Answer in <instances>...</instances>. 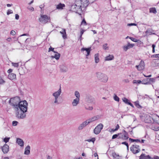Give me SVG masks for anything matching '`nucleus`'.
<instances>
[{"label": "nucleus", "instance_id": "nucleus-7", "mask_svg": "<svg viewBox=\"0 0 159 159\" xmlns=\"http://www.w3.org/2000/svg\"><path fill=\"white\" fill-rule=\"evenodd\" d=\"M130 151L134 154H136L140 152V150L139 146L136 144H134L130 148Z\"/></svg>", "mask_w": 159, "mask_h": 159}, {"label": "nucleus", "instance_id": "nucleus-23", "mask_svg": "<svg viewBox=\"0 0 159 159\" xmlns=\"http://www.w3.org/2000/svg\"><path fill=\"white\" fill-rule=\"evenodd\" d=\"M79 102L80 99L76 98L73 100L72 102V105L73 106H76Z\"/></svg>", "mask_w": 159, "mask_h": 159}, {"label": "nucleus", "instance_id": "nucleus-59", "mask_svg": "<svg viewBox=\"0 0 159 159\" xmlns=\"http://www.w3.org/2000/svg\"><path fill=\"white\" fill-rule=\"evenodd\" d=\"M84 31V30H81V31H80V38H81L82 37V34H83Z\"/></svg>", "mask_w": 159, "mask_h": 159}, {"label": "nucleus", "instance_id": "nucleus-5", "mask_svg": "<svg viewBox=\"0 0 159 159\" xmlns=\"http://www.w3.org/2000/svg\"><path fill=\"white\" fill-rule=\"evenodd\" d=\"M41 24H45L50 21V17L47 15H41L39 19Z\"/></svg>", "mask_w": 159, "mask_h": 159}, {"label": "nucleus", "instance_id": "nucleus-26", "mask_svg": "<svg viewBox=\"0 0 159 159\" xmlns=\"http://www.w3.org/2000/svg\"><path fill=\"white\" fill-rule=\"evenodd\" d=\"M88 101L89 103H93V104H94L95 103V100L94 98L91 96L89 97Z\"/></svg>", "mask_w": 159, "mask_h": 159}, {"label": "nucleus", "instance_id": "nucleus-49", "mask_svg": "<svg viewBox=\"0 0 159 159\" xmlns=\"http://www.w3.org/2000/svg\"><path fill=\"white\" fill-rule=\"evenodd\" d=\"M95 116V117L96 120H97L100 119L102 116L101 115H98Z\"/></svg>", "mask_w": 159, "mask_h": 159}, {"label": "nucleus", "instance_id": "nucleus-4", "mask_svg": "<svg viewBox=\"0 0 159 159\" xmlns=\"http://www.w3.org/2000/svg\"><path fill=\"white\" fill-rule=\"evenodd\" d=\"M96 76L99 80L104 82H106L108 79V77L106 75L100 72H98L96 74Z\"/></svg>", "mask_w": 159, "mask_h": 159}, {"label": "nucleus", "instance_id": "nucleus-39", "mask_svg": "<svg viewBox=\"0 0 159 159\" xmlns=\"http://www.w3.org/2000/svg\"><path fill=\"white\" fill-rule=\"evenodd\" d=\"M114 99L116 101L119 102V98L116 94L115 95L114 97Z\"/></svg>", "mask_w": 159, "mask_h": 159}, {"label": "nucleus", "instance_id": "nucleus-37", "mask_svg": "<svg viewBox=\"0 0 159 159\" xmlns=\"http://www.w3.org/2000/svg\"><path fill=\"white\" fill-rule=\"evenodd\" d=\"M75 95L77 98V99H80V94L79 93L78 91H76L75 92Z\"/></svg>", "mask_w": 159, "mask_h": 159}, {"label": "nucleus", "instance_id": "nucleus-42", "mask_svg": "<svg viewBox=\"0 0 159 159\" xmlns=\"http://www.w3.org/2000/svg\"><path fill=\"white\" fill-rule=\"evenodd\" d=\"M129 39L135 42H138V41H139V40H137L133 37H130L129 38Z\"/></svg>", "mask_w": 159, "mask_h": 159}, {"label": "nucleus", "instance_id": "nucleus-33", "mask_svg": "<svg viewBox=\"0 0 159 159\" xmlns=\"http://www.w3.org/2000/svg\"><path fill=\"white\" fill-rule=\"evenodd\" d=\"M122 100L123 102H125V104H129V103L130 102L128 100L127 98H122Z\"/></svg>", "mask_w": 159, "mask_h": 159}, {"label": "nucleus", "instance_id": "nucleus-51", "mask_svg": "<svg viewBox=\"0 0 159 159\" xmlns=\"http://www.w3.org/2000/svg\"><path fill=\"white\" fill-rule=\"evenodd\" d=\"M118 138V134H115L113 135L112 137V139H114L116 138Z\"/></svg>", "mask_w": 159, "mask_h": 159}, {"label": "nucleus", "instance_id": "nucleus-2", "mask_svg": "<svg viewBox=\"0 0 159 159\" xmlns=\"http://www.w3.org/2000/svg\"><path fill=\"white\" fill-rule=\"evenodd\" d=\"M21 101L20 98L18 96H16L11 98L9 101V103L13 107L14 110H17V106Z\"/></svg>", "mask_w": 159, "mask_h": 159}, {"label": "nucleus", "instance_id": "nucleus-29", "mask_svg": "<svg viewBox=\"0 0 159 159\" xmlns=\"http://www.w3.org/2000/svg\"><path fill=\"white\" fill-rule=\"evenodd\" d=\"M60 57V54L59 53L56 54L54 56H51V57L52 59L55 58L56 60H58L59 59Z\"/></svg>", "mask_w": 159, "mask_h": 159}, {"label": "nucleus", "instance_id": "nucleus-10", "mask_svg": "<svg viewBox=\"0 0 159 159\" xmlns=\"http://www.w3.org/2000/svg\"><path fill=\"white\" fill-rule=\"evenodd\" d=\"M84 0L83 1L81 0H76L75 1V5L78 7H80V8H82L83 9V11L85 10L86 8H84L83 7V3L82 4V2L83 3Z\"/></svg>", "mask_w": 159, "mask_h": 159}, {"label": "nucleus", "instance_id": "nucleus-52", "mask_svg": "<svg viewBox=\"0 0 159 159\" xmlns=\"http://www.w3.org/2000/svg\"><path fill=\"white\" fill-rule=\"evenodd\" d=\"M150 159H159V157L155 155L152 157H151Z\"/></svg>", "mask_w": 159, "mask_h": 159}, {"label": "nucleus", "instance_id": "nucleus-8", "mask_svg": "<svg viewBox=\"0 0 159 159\" xmlns=\"http://www.w3.org/2000/svg\"><path fill=\"white\" fill-rule=\"evenodd\" d=\"M128 134L125 130H123L122 133L118 134V139H122L123 140H126L128 139Z\"/></svg>", "mask_w": 159, "mask_h": 159}, {"label": "nucleus", "instance_id": "nucleus-36", "mask_svg": "<svg viewBox=\"0 0 159 159\" xmlns=\"http://www.w3.org/2000/svg\"><path fill=\"white\" fill-rule=\"evenodd\" d=\"M129 141H130L131 142H140V140L139 139H131L130 138L129 139Z\"/></svg>", "mask_w": 159, "mask_h": 159}, {"label": "nucleus", "instance_id": "nucleus-56", "mask_svg": "<svg viewBox=\"0 0 159 159\" xmlns=\"http://www.w3.org/2000/svg\"><path fill=\"white\" fill-rule=\"evenodd\" d=\"M152 57L155 58H159V54L153 55Z\"/></svg>", "mask_w": 159, "mask_h": 159}, {"label": "nucleus", "instance_id": "nucleus-30", "mask_svg": "<svg viewBox=\"0 0 159 159\" xmlns=\"http://www.w3.org/2000/svg\"><path fill=\"white\" fill-rule=\"evenodd\" d=\"M99 55L98 53H97L95 55V61L96 63H98L99 61Z\"/></svg>", "mask_w": 159, "mask_h": 159}, {"label": "nucleus", "instance_id": "nucleus-18", "mask_svg": "<svg viewBox=\"0 0 159 159\" xmlns=\"http://www.w3.org/2000/svg\"><path fill=\"white\" fill-rule=\"evenodd\" d=\"M8 78L11 80H15L16 79V75L13 73L10 74L8 75Z\"/></svg>", "mask_w": 159, "mask_h": 159}, {"label": "nucleus", "instance_id": "nucleus-27", "mask_svg": "<svg viewBox=\"0 0 159 159\" xmlns=\"http://www.w3.org/2000/svg\"><path fill=\"white\" fill-rule=\"evenodd\" d=\"M64 7H65V5L64 4L60 3L57 5L56 8L57 9H62Z\"/></svg>", "mask_w": 159, "mask_h": 159}, {"label": "nucleus", "instance_id": "nucleus-16", "mask_svg": "<svg viewBox=\"0 0 159 159\" xmlns=\"http://www.w3.org/2000/svg\"><path fill=\"white\" fill-rule=\"evenodd\" d=\"M2 150L4 153H6L9 151V147L7 144H5L2 147Z\"/></svg>", "mask_w": 159, "mask_h": 159}, {"label": "nucleus", "instance_id": "nucleus-12", "mask_svg": "<svg viewBox=\"0 0 159 159\" xmlns=\"http://www.w3.org/2000/svg\"><path fill=\"white\" fill-rule=\"evenodd\" d=\"M89 124L87 120L84 121L78 127V129L79 130H82L84 127Z\"/></svg>", "mask_w": 159, "mask_h": 159}, {"label": "nucleus", "instance_id": "nucleus-40", "mask_svg": "<svg viewBox=\"0 0 159 159\" xmlns=\"http://www.w3.org/2000/svg\"><path fill=\"white\" fill-rule=\"evenodd\" d=\"M11 64L12 66L15 67H17L19 66V63L12 62Z\"/></svg>", "mask_w": 159, "mask_h": 159}, {"label": "nucleus", "instance_id": "nucleus-35", "mask_svg": "<svg viewBox=\"0 0 159 159\" xmlns=\"http://www.w3.org/2000/svg\"><path fill=\"white\" fill-rule=\"evenodd\" d=\"M145 33H146L147 35H151L152 34V33L151 31V29H148L145 32ZM153 34H155L154 33H153Z\"/></svg>", "mask_w": 159, "mask_h": 159}, {"label": "nucleus", "instance_id": "nucleus-45", "mask_svg": "<svg viewBox=\"0 0 159 159\" xmlns=\"http://www.w3.org/2000/svg\"><path fill=\"white\" fill-rule=\"evenodd\" d=\"M85 108L86 110L91 111L93 109V108L92 107H85Z\"/></svg>", "mask_w": 159, "mask_h": 159}, {"label": "nucleus", "instance_id": "nucleus-3", "mask_svg": "<svg viewBox=\"0 0 159 159\" xmlns=\"http://www.w3.org/2000/svg\"><path fill=\"white\" fill-rule=\"evenodd\" d=\"M61 93V87L57 91L55 92L52 93V95L54 97L53 103L56 105H59L61 103L59 100V97L60 96Z\"/></svg>", "mask_w": 159, "mask_h": 159}, {"label": "nucleus", "instance_id": "nucleus-6", "mask_svg": "<svg viewBox=\"0 0 159 159\" xmlns=\"http://www.w3.org/2000/svg\"><path fill=\"white\" fill-rule=\"evenodd\" d=\"M70 6V11L77 13L80 15H81V13L83 11V9H82V8H80V7H77L74 4L71 5Z\"/></svg>", "mask_w": 159, "mask_h": 159}, {"label": "nucleus", "instance_id": "nucleus-38", "mask_svg": "<svg viewBox=\"0 0 159 159\" xmlns=\"http://www.w3.org/2000/svg\"><path fill=\"white\" fill-rule=\"evenodd\" d=\"M133 83L134 84H139L141 83H142V81L140 80H134L133 81Z\"/></svg>", "mask_w": 159, "mask_h": 159}, {"label": "nucleus", "instance_id": "nucleus-13", "mask_svg": "<svg viewBox=\"0 0 159 159\" xmlns=\"http://www.w3.org/2000/svg\"><path fill=\"white\" fill-rule=\"evenodd\" d=\"M96 0H84L83 7L84 8H86L89 3H93Z\"/></svg>", "mask_w": 159, "mask_h": 159}, {"label": "nucleus", "instance_id": "nucleus-57", "mask_svg": "<svg viewBox=\"0 0 159 159\" xmlns=\"http://www.w3.org/2000/svg\"><path fill=\"white\" fill-rule=\"evenodd\" d=\"M127 25L128 26H133V25L136 26V25H137V24H135V23H131L128 24H127Z\"/></svg>", "mask_w": 159, "mask_h": 159}, {"label": "nucleus", "instance_id": "nucleus-53", "mask_svg": "<svg viewBox=\"0 0 159 159\" xmlns=\"http://www.w3.org/2000/svg\"><path fill=\"white\" fill-rule=\"evenodd\" d=\"M156 46L154 44H153L152 45V52L153 53H154L155 52V48Z\"/></svg>", "mask_w": 159, "mask_h": 159}, {"label": "nucleus", "instance_id": "nucleus-44", "mask_svg": "<svg viewBox=\"0 0 159 159\" xmlns=\"http://www.w3.org/2000/svg\"><path fill=\"white\" fill-rule=\"evenodd\" d=\"M10 138L9 137H5L3 141L6 143L8 142Z\"/></svg>", "mask_w": 159, "mask_h": 159}, {"label": "nucleus", "instance_id": "nucleus-32", "mask_svg": "<svg viewBox=\"0 0 159 159\" xmlns=\"http://www.w3.org/2000/svg\"><path fill=\"white\" fill-rule=\"evenodd\" d=\"M149 12L150 13L155 14L157 13L156 10L155 8H151L149 9Z\"/></svg>", "mask_w": 159, "mask_h": 159}, {"label": "nucleus", "instance_id": "nucleus-60", "mask_svg": "<svg viewBox=\"0 0 159 159\" xmlns=\"http://www.w3.org/2000/svg\"><path fill=\"white\" fill-rule=\"evenodd\" d=\"M54 49V48H52L51 46H50V48H49L48 52H50L51 51H52L53 52V51Z\"/></svg>", "mask_w": 159, "mask_h": 159}, {"label": "nucleus", "instance_id": "nucleus-55", "mask_svg": "<svg viewBox=\"0 0 159 159\" xmlns=\"http://www.w3.org/2000/svg\"><path fill=\"white\" fill-rule=\"evenodd\" d=\"M153 130L155 131L159 130V127H157V126H154Z\"/></svg>", "mask_w": 159, "mask_h": 159}, {"label": "nucleus", "instance_id": "nucleus-46", "mask_svg": "<svg viewBox=\"0 0 159 159\" xmlns=\"http://www.w3.org/2000/svg\"><path fill=\"white\" fill-rule=\"evenodd\" d=\"M107 44L105 43L103 45V48L105 50H107L108 47H107Z\"/></svg>", "mask_w": 159, "mask_h": 159}, {"label": "nucleus", "instance_id": "nucleus-54", "mask_svg": "<svg viewBox=\"0 0 159 159\" xmlns=\"http://www.w3.org/2000/svg\"><path fill=\"white\" fill-rule=\"evenodd\" d=\"M5 83L4 81L1 77H0V84H3Z\"/></svg>", "mask_w": 159, "mask_h": 159}, {"label": "nucleus", "instance_id": "nucleus-41", "mask_svg": "<svg viewBox=\"0 0 159 159\" xmlns=\"http://www.w3.org/2000/svg\"><path fill=\"white\" fill-rule=\"evenodd\" d=\"M157 78V77H155L152 78H149V81L150 82H152L154 83L155 82L156 79Z\"/></svg>", "mask_w": 159, "mask_h": 159}, {"label": "nucleus", "instance_id": "nucleus-50", "mask_svg": "<svg viewBox=\"0 0 159 159\" xmlns=\"http://www.w3.org/2000/svg\"><path fill=\"white\" fill-rule=\"evenodd\" d=\"M13 13V11L12 10H8L7 12V14L9 15L10 14H12Z\"/></svg>", "mask_w": 159, "mask_h": 159}, {"label": "nucleus", "instance_id": "nucleus-19", "mask_svg": "<svg viewBox=\"0 0 159 159\" xmlns=\"http://www.w3.org/2000/svg\"><path fill=\"white\" fill-rule=\"evenodd\" d=\"M60 33L62 35V37L64 39L67 38V35L65 29H62V30L60 31Z\"/></svg>", "mask_w": 159, "mask_h": 159}, {"label": "nucleus", "instance_id": "nucleus-34", "mask_svg": "<svg viewBox=\"0 0 159 159\" xmlns=\"http://www.w3.org/2000/svg\"><path fill=\"white\" fill-rule=\"evenodd\" d=\"M134 104L136 107L138 108H141L142 107L140 105L139 102L138 101H136L134 102Z\"/></svg>", "mask_w": 159, "mask_h": 159}, {"label": "nucleus", "instance_id": "nucleus-58", "mask_svg": "<svg viewBox=\"0 0 159 159\" xmlns=\"http://www.w3.org/2000/svg\"><path fill=\"white\" fill-rule=\"evenodd\" d=\"M16 33L15 31L14 30H11V32L10 34L12 35H14L16 34Z\"/></svg>", "mask_w": 159, "mask_h": 159}, {"label": "nucleus", "instance_id": "nucleus-22", "mask_svg": "<svg viewBox=\"0 0 159 159\" xmlns=\"http://www.w3.org/2000/svg\"><path fill=\"white\" fill-rule=\"evenodd\" d=\"M114 59V57L113 55H109L108 56L105 57V61H109L113 60Z\"/></svg>", "mask_w": 159, "mask_h": 159}, {"label": "nucleus", "instance_id": "nucleus-14", "mask_svg": "<svg viewBox=\"0 0 159 159\" xmlns=\"http://www.w3.org/2000/svg\"><path fill=\"white\" fill-rule=\"evenodd\" d=\"M134 46V44H130L128 42L127 45H125L123 47V50L126 52L128 49L133 48Z\"/></svg>", "mask_w": 159, "mask_h": 159}, {"label": "nucleus", "instance_id": "nucleus-11", "mask_svg": "<svg viewBox=\"0 0 159 159\" xmlns=\"http://www.w3.org/2000/svg\"><path fill=\"white\" fill-rule=\"evenodd\" d=\"M145 64L143 61H141L139 65H136L135 66L138 70L139 71L141 70L144 69Z\"/></svg>", "mask_w": 159, "mask_h": 159}, {"label": "nucleus", "instance_id": "nucleus-28", "mask_svg": "<svg viewBox=\"0 0 159 159\" xmlns=\"http://www.w3.org/2000/svg\"><path fill=\"white\" fill-rule=\"evenodd\" d=\"M151 119L152 118L150 116H147L145 119L144 120V121L146 123H150L152 122V121L151 120Z\"/></svg>", "mask_w": 159, "mask_h": 159}, {"label": "nucleus", "instance_id": "nucleus-62", "mask_svg": "<svg viewBox=\"0 0 159 159\" xmlns=\"http://www.w3.org/2000/svg\"><path fill=\"white\" fill-rule=\"evenodd\" d=\"M112 155L113 157L115 158H116L117 156V155L115 152L113 153H112Z\"/></svg>", "mask_w": 159, "mask_h": 159}, {"label": "nucleus", "instance_id": "nucleus-43", "mask_svg": "<svg viewBox=\"0 0 159 159\" xmlns=\"http://www.w3.org/2000/svg\"><path fill=\"white\" fill-rule=\"evenodd\" d=\"M95 138H92L91 139H87V140H86V141H88L89 142H92L93 143H94V141H95Z\"/></svg>", "mask_w": 159, "mask_h": 159}, {"label": "nucleus", "instance_id": "nucleus-31", "mask_svg": "<svg viewBox=\"0 0 159 159\" xmlns=\"http://www.w3.org/2000/svg\"><path fill=\"white\" fill-rule=\"evenodd\" d=\"M88 122H89V124L92 122L96 120L95 116H94L87 120Z\"/></svg>", "mask_w": 159, "mask_h": 159}, {"label": "nucleus", "instance_id": "nucleus-9", "mask_svg": "<svg viewBox=\"0 0 159 159\" xmlns=\"http://www.w3.org/2000/svg\"><path fill=\"white\" fill-rule=\"evenodd\" d=\"M103 125L101 123L98 125L94 129V132L95 134H99L101 130L103 129Z\"/></svg>", "mask_w": 159, "mask_h": 159}, {"label": "nucleus", "instance_id": "nucleus-63", "mask_svg": "<svg viewBox=\"0 0 159 159\" xmlns=\"http://www.w3.org/2000/svg\"><path fill=\"white\" fill-rule=\"evenodd\" d=\"M13 70L11 69H9L8 70H7V72L8 73H9V74L11 73L12 71Z\"/></svg>", "mask_w": 159, "mask_h": 159}, {"label": "nucleus", "instance_id": "nucleus-24", "mask_svg": "<svg viewBox=\"0 0 159 159\" xmlns=\"http://www.w3.org/2000/svg\"><path fill=\"white\" fill-rule=\"evenodd\" d=\"M149 78H146L142 80V84H151L150 83Z\"/></svg>", "mask_w": 159, "mask_h": 159}, {"label": "nucleus", "instance_id": "nucleus-17", "mask_svg": "<svg viewBox=\"0 0 159 159\" xmlns=\"http://www.w3.org/2000/svg\"><path fill=\"white\" fill-rule=\"evenodd\" d=\"M60 70L63 72H66L68 70L67 67L65 65H62L60 66Z\"/></svg>", "mask_w": 159, "mask_h": 159}, {"label": "nucleus", "instance_id": "nucleus-47", "mask_svg": "<svg viewBox=\"0 0 159 159\" xmlns=\"http://www.w3.org/2000/svg\"><path fill=\"white\" fill-rule=\"evenodd\" d=\"M18 122L16 121H14L12 122V125L13 126H16L17 125Z\"/></svg>", "mask_w": 159, "mask_h": 159}, {"label": "nucleus", "instance_id": "nucleus-1", "mask_svg": "<svg viewBox=\"0 0 159 159\" xmlns=\"http://www.w3.org/2000/svg\"><path fill=\"white\" fill-rule=\"evenodd\" d=\"M28 104L25 100L21 101L17 106L18 110H15V114L18 119H24L26 117Z\"/></svg>", "mask_w": 159, "mask_h": 159}, {"label": "nucleus", "instance_id": "nucleus-21", "mask_svg": "<svg viewBox=\"0 0 159 159\" xmlns=\"http://www.w3.org/2000/svg\"><path fill=\"white\" fill-rule=\"evenodd\" d=\"M16 142L21 147H23L24 146V141L21 139L17 138L16 139Z\"/></svg>", "mask_w": 159, "mask_h": 159}, {"label": "nucleus", "instance_id": "nucleus-15", "mask_svg": "<svg viewBox=\"0 0 159 159\" xmlns=\"http://www.w3.org/2000/svg\"><path fill=\"white\" fill-rule=\"evenodd\" d=\"M91 47H89L88 48H82L81 49V52H84V51H86L87 54L86 55V56L87 58H88L87 57L89 55L90 53V51H91Z\"/></svg>", "mask_w": 159, "mask_h": 159}, {"label": "nucleus", "instance_id": "nucleus-61", "mask_svg": "<svg viewBox=\"0 0 159 159\" xmlns=\"http://www.w3.org/2000/svg\"><path fill=\"white\" fill-rule=\"evenodd\" d=\"M84 24V25H87L86 22L85 20L84 19L81 22V24Z\"/></svg>", "mask_w": 159, "mask_h": 159}, {"label": "nucleus", "instance_id": "nucleus-64", "mask_svg": "<svg viewBox=\"0 0 159 159\" xmlns=\"http://www.w3.org/2000/svg\"><path fill=\"white\" fill-rule=\"evenodd\" d=\"M19 15L17 14H16L15 15V19L16 20H18L19 19Z\"/></svg>", "mask_w": 159, "mask_h": 159}, {"label": "nucleus", "instance_id": "nucleus-20", "mask_svg": "<svg viewBox=\"0 0 159 159\" xmlns=\"http://www.w3.org/2000/svg\"><path fill=\"white\" fill-rule=\"evenodd\" d=\"M151 157L148 155L146 156L145 154L142 153L139 157V159H150Z\"/></svg>", "mask_w": 159, "mask_h": 159}, {"label": "nucleus", "instance_id": "nucleus-25", "mask_svg": "<svg viewBox=\"0 0 159 159\" xmlns=\"http://www.w3.org/2000/svg\"><path fill=\"white\" fill-rule=\"evenodd\" d=\"M30 146H27L25 148L24 154L25 155H29L30 153Z\"/></svg>", "mask_w": 159, "mask_h": 159}, {"label": "nucleus", "instance_id": "nucleus-48", "mask_svg": "<svg viewBox=\"0 0 159 159\" xmlns=\"http://www.w3.org/2000/svg\"><path fill=\"white\" fill-rule=\"evenodd\" d=\"M119 127H120L119 125L118 124H117L116 126V128L114 130L112 129L111 130L113 132L117 130L119 128Z\"/></svg>", "mask_w": 159, "mask_h": 159}]
</instances>
